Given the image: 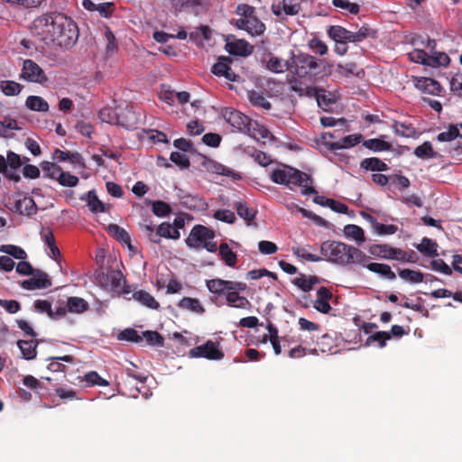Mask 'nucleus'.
Listing matches in <instances>:
<instances>
[{"label": "nucleus", "instance_id": "1", "mask_svg": "<svg viewBox=\"0 0 462 462\" xmlns=\"http://www.w3.org/2000/svg\"><path fill=\"white\" fill-rule=\"evenodd\" d=\"M30 29L33 36L47 45L70 48L79 38L77 24L60 13L43 14L35 18Z\"/></svg>", "mask_w": 462, "mask_h": 462}, {"label": "nucleus", "instance_id": "2", "mask_svg": "<svg viewBox=\"0 0 462 462\" xmlns=\"http://www.w3.org/2000/svg\"><path fill=\"white\" fill-rule=\"evenodd\" d=\"M320 253L324 260L340 266L366 264L363 251L343 242L325 241L320 245Z\"/></svg>", "mask_w": 462, "mask_h": 462}, {"label": "nucleus", "instance_id": "3", "mask_svg": "<svg viewBox=\"0 0 462 462\" xmlns=\"http://www.w3.org/2000/svg\"><path fill=\"white\" fill-rule=\"evenodd\" d=\"M206 285L212 294L225 296L227 306L231 308L246 310L251 306L250 301L240 295L247 289L245 282L216 278L207 281Z\"/></svg>", "mask_w": 462, "mask_h": 462}, {"label": "nucleus", "instance_id": "4", "mask_svg": "<svg viewBox=\"0 0 462 462\" xmlns=\"http://www.w3.org/2000/svg\"><path fill=\"white\" fill-rule=\"evenodd\" d=\"M271 180L276 184L284 185L293 190L294 187H300L303 195L316 194L312 187L313 180L305 172L291 166L282 164L269 172Z\"/></svg>", "mask_w": 462, "mask_h": 462}, {"label": "nucleus", "instance_id": "5", "mask_svg": "<svg viewBox=\"0 0 462 462\" xmlns=\"http://www.w3.org/2000/svg\"><path fill=\"white\" fill-rule=\"evenodd\" d=\"M323 65V75H330L332 65L318 60L315 57L307 53L294 54L291 52V71L297 79L311 82L319 74L317 69Z\"/></svg>", "mask_w": 462, "mask_h": 462}, {"label": "nucleus", "instance_id": "6", "mask_svg": "<svg viewBox=\"0 0 462 462\" xmlns=\"http://www.w3.org/2000/svg\"><path fill=\"white\" fill-rule=\"evenodd\" d=\"M98 116L104 123L121 125L127 128L134 127L138 121L135 112L128 106L120 108L119 113L112 107H104L99 111Z\"/></svg>", "mask_w": 462, "mask_h": 462}, {"label": "nucleus", "instance_id": "7", "mask_svg": "<svg viewBox=\"0 0 462 462\" xmlns=\"http://www.w3.org/2000/svg\"><path fill=\"white\" fill-rule=\"evenodd\" d=\"M97 283L113 295L127 294L131 291L125 286L123 273L117 270L101 271L97 275Z\"/></svg>", "mask_w": 462, "mask_h": 462}, {"label": "nucleus", "instance_id": "8", "mask_svg": "<svg viewBox=\"0 0 462 462\" xmlns=\"http://www.w3.org/2000/svg\"><path fill=\"white\" fill-rule=\"evenodd\" d=\"M215 233L213 230L201 226H195L189 236L186 239V244L189 247L193 248H205L210 253L217 251V244L213 242Z\"/></svg>", "mask_w": 462, "mask_h": 462}, {"label": "nucleus", "instance_id": "9", "mask_svg": "<svg viewBox=\"0 0 462 462\" xmlns=\"http://www.w3.org/2000/svg\"><path fill=\"white\" fill-rule=\"evenodd\" d=\"M291 88L300 96L315 97L319 106L322 107L324 110H327L330 105L336 102V96L334 94L322 88L303 86L302 83L297 79L291 82Z\"/></svg>", "mask_w": 462, "mask_h": 462}, {"label": "nucleus", "instance_id": "10", "mask_svg": "<svg viewBox=\"0 0 462 462\" xmlns=\"http://www.w3.org/2000/svg\"><path fill=\"white\" fill-rule=\"evenodd\" d=\"M140 228L154 244L161 243L162 237L177 240L180 236V231L173 229L172 226L166 222L162 223L157 228L152 224H140Z\"/></svg>", "mask_w": 462, "mask_h": 462}, {"label": "nucleus", "instance_id": "11", "mask_svg": "<svg viewBox=\"0 0 462 462\" xmlns=\"http://www.w3.org/2000/svg\"><path fill=\"white\" fill-rule=\"evenodd\" d=\"M409 58L412 62L420 63L432 68L448 66L450 61L449 57L445 52L435 51L433 54L430 55L420 49H415L411 51Z\"/></svg>", "mask_w": 462, "mask_h": 462}, {"label": "nucleus", "instance_id": "12", "mask_svg": "<svg viewBox=\"0 0 462 462\" xmlns=\"http://www.w3.org/2000/svg\"><path fill=\"white\" fill-rule=\"evenodd\" d=\"M328 34L334 42H359L368 37L369 29L363 26L357 31L352 32L342 26L333 25L328 29Z\"/></svg>", "mask_w": 462, "mask_h": 462}, {"label": "nucleus", "instance_id": "13", "mask_svg": "<svg viewBox=\"0 0 462 462\" xmlns=\"http://www.w3.org/2000/svg\"><path fill=\"white\" fill-rule=\"evenodd\" d=\"M20 78L28 82L43 84L48 79L43 69L33 60H24Z\"/></svg>", "mask_w": 462, "mask_h": 462}, {"label": "nucleus", "instance_id": "14", "mask_svg": "<svg viewBox=\"0 0 462 462\" xmlns=\"http://www.w3.org/2000/svg\"><path fill=\"white\" fill-rule=\"evenodd\" d=\"M189 356L194 358L203 357L209 360H220L224 357V353L219 348L218 343L208 340L205 344L190 349Z\"/></svg>", "mask_w": 462, "mask_h": 462}, {"label": "nucleus", "instance_id": "15", "mask_svg": "<svg viewBox=\"0 0 462 462\" xmlns=\"http://www.w3.org/2000/svg\"><path fill=\"white\" fill-rule=\"evenodd\" d=\"M88 309V303L79 297H69L67 300H62L56 307V313L60 318L68 313L81 314Z\"/></svg>", "mask_w": 462, "mask_h": 462}, {"label": "nucleus", "instance_id": "16", "mask_svg": "<svg viewBox=\"0 0 462 462\" xmlns=\"http://www.w3.org/2000/svg\"><path fill=\"white\" fill-rule=\"evenodd\" d=\"M224 119L235 129L245 131L248 129L250 119L243 113L234 108H225L222 111Z\"/></svg>", "mask_w": 462, "mask_h": 462}, {"label": "nucleus", "instance_id": "17", "mask_svg": "<svg viewBox=\"0 0 462 462\" xmlns=\"http://www.w3.org/2000/svg\"><path fill=\"white\" fill-rule=\"evenodd\" d=\"M236 26L238 29L245 30L251 36H258L264 32L265 25L254 15L248 19H237Z\"/></svg>", "mask_w": 462, "mask_h": 462}, {"label": "nucleus", "instance_id": "18", "mask_svg": "<svg viewBox=\"0 0 462 462\" xmlns=\"http://www.w3.org/2000/svg\"><path fill=\"white\" fill-rule=\"evenodd\" d=\"M13 209L21 215L32 217L37 213V206L30 197H17L14 200Z\"/></svg>", "mask_w": 462, "mask_h": 462}, {"label": "nucleus", "instance_id": "19", "mask_svg": "<svg viewBox=\"0 0 462 462\" xmlns=\"http://www.w3.org/2000/svg\"><path fill=\"white\" fill-rule=\"evenodd\" d=\"M51 285V280L45 273L37 272L32 276L22 282V287L25 290L46 289Z\"/></svg>", "mask_w": 462, "mask_h": 462}, {"label": "nucleus", "instance_id": "20", "mask_svg": "<svg viewBox=\"0 0 462 462\" xmlns=\"http://www.w3.org/2000/svg\"><path fill=\"white\" fill-rule=\"evenodd\" d=\"M177 196L180 203L189 209L199 211L206 209L208 206L203 199L198 196L185 193L183 190H179Z\"/></svg>", "mask_w": 462, "mask_h": 462}, {"label": "nucleus", "instance_id": "21", "mask_svg": "<svg viewBox=\"0 0 462 462\" xmlns=\"http://www.w3.org/2000/svg\"><path fill=\"white\" fill-rule=\"evenodd\" d=\"M414 84L420 92L433 96L439 95L442 89L440 84L431 78H415Z\"/></svg>", "mask_w": 462, "mask_h": 462}, {"label": "nucleus", "instance_id": "22", "mask_svg": "<svg viewBox=\"0 0 462 462\" xmlns=\"http://www.w3.org/2000/svg\"><path fill=\"white\" fill-rule=\"evenodd\" d=\"M226 50L232 55L236 56H249L254 47L245 40L235 39L226 43Z\"/></svg>", "mask_w": 462, "mask_h": 462}, {"label": "nucleus", "instance_id": "23", "mask_svg": "<svg viewBox=\"0 0 462 462\" xmlns=\"http://www.w3.org/2000/svg\"><path fill=\"white\" fill-rule=\"evenodd\" d=\"M204 166L209 172L223 175V176H228L234 180L240 179L239 173L235 172L233 170L229 169L228 167H226L216 161L207 160L204 163Z\"/></svg>", "mask_w": 462, "mask_h": 462}, {"label": "nucleus", "instance_id": "24", "mask_svg": "<svg viewBox=\"0 0 462 462\" xmlns=\"http://www.w3.org/2000/svg\"><path fill=\"white\" fill-rule=\"evenodd\" d=\"M310 245H294L291 247L292 254L299 259L307 262L317 263L323 260L321 256L311 252Z\"/></svg>", "mask_w": 462, "mask_h": 462}, {"label": "nucleus", "instance_id": "25", "mask_svg": "<svg viewBox=\"0 0 462 462\" xmlns=\"http://www.w3.org/2000/svg\"><path fill=\"white\" fill-rule=\"evenodd\" d=\"M177 306L183 310L189 311L199 316H201L205 313V308L196 298L184 297L179 301Z\"/></svg>", "mask_w": 462, "mask_h": 462}, {"label": "nucleus", "instance_id": "26", "mask_svg": "<svg viewBox=\"0 0 462 462\" xmlns=\"http://www.w3.org/2000/svg\"><path fill=\"white\" fill-rule=\"evenodd\" d=\"M362 267L367 268L369 271L378 273L383 278L388 280H394L396 278L395 273L392 271L391 267L385 263H369V256L366 255V264L361 265Z\"/></svg>", "mask_w": 462, "mask_h": 462}, {"label": "nucleus", "instance_id": "27", "mask_svg": "<svg viewBox=\"0 0 462 462\" xmlns=\"http://www.w3.org/2000/svg\"><path fill=\"white\" fill-rule=\"evenodd\" d=\"M362 138L363 136L360 134H350L338 142H332V143L328 144V148L330 150L349 149L358 144Z\"/></svg>", "mask_w": 462, "mask_h": 462}, {"label": "nucleus", "instance_id": "28", "mask_svg": "<svg viewBox=\"0 0 462 462\" xmlns=\"http://www.w3.org/2000/svg\"><path fill=\"white\" fill-rule=\"evenodd\" d=\"M343 232L346 238L356 242L358 245H361L365 241V232L359 226L353 224L346 225L345 226Z\"/></svg>", "mask_w": 462, "mask_h": 462}, {"label": "nucleus", "instance_id": "29", "mask_svg": "<svg viewBox=\"0 0 462 462\" xmlns=\"http://www.w3.org/2000/svg\"><path fill=\"white\" fill-rule=\"evenodd\" d=\"M267 69L274 73H282L291 70V58L283 60L278 57H270L266 63Z\"/></svg>", "mask_w": 462, "mask_h": 462}, {"label": "nucleus", "instance_id": "30", "mask_svg": "<svg viewBox=\"0 0 462 462\" xmlns=\"http://www.w3.org/2000/svg\"><path fill=\"white\" fill-rule=\"evenodd\" d=\"M133 298L137 300L142 305L152 309L158 310L160 308L159 302L154 299V297L145 291H138L133 294Z\"/></svg>", "mask_w": 462, "mask_h": 462}, {"label": "nucleus", "instance_id": "31", "mask_svg": "<svg viewBox=\"0 0 462 462\" xmlns=\"http://www.w3.org/2000/svg\"><path fill=\"white\" fill-rule=\"evenodd\" d=\"M82 200H87L88 206L91 212H105V204L100 201L95 192V190H89L87 194L80 198Z\"/></svg>", "mask_w": 462, "mask_h": 462}, {"label": "nucleus", "instance_id": "32", "mask_svg": "<svg viewBox=\"0 0 462 462\" xmlns=\"http://www.w3.org/2000/svg\"><path fill=\"white\" fill-rule=\"evenodd\" d=\"M25 106L36 112H47L49 110L48 102L40 96H29L25 100Z\"/></svg>", "mask_w": 462, "mask_h": 462}, {"label": "nucleus", "instance_id": "33", "mask_svg": "<svg viewBox=\"0 0 462 462\" xmlns=\"http://www.w3.org/2000/svg\"><path fill=\"white\" fill-rule=\"evenodd\" d=\"M17 345L24 359L31 360L36 356L37 343L33 340H19Z\"/></svg>", "mask_w": 462, "mask_h": 462}, {"label": "nucleus", "instance_id": "34", "mask_svg": "<svg viewBox=\"0 0 462 462\" xmlns=\"http://www.w3.org/2000/svg\"><path fill=\"white\" fill-rule=\"evenodd\" d=\"M18 123L15 119L5 117L0 121V136L4 138H10L13 136L12 131L20 130Z\"/></svg>", "mask_w": 462, "mask_h": 462}, {"label": "nucleus", "instance_id": "35", "mask_svg": "<svg viewBox=\"0 0 462 462\" xmlns=\"http://www.w3.org/2000/svg\"><path fill=\"white\" fill-rule=\"evenodd\" d=\"M361 168L372 171H387L388 166L379 158L372 157L363 160L361 162Z\"/></svg>", "mask_w": 462, "mask_h": 462}, {"label": "nucleus", "instance_id": "36", "mask_svg": "<svg viewBox=\"0 0 462 462\" xmlns=\"http://www.w3.org/2000/svg\"><path fill=\"white\" fill-rule=\"evenodd\" d=\"M34 310L38 313H46L49 318L56 319H60V315L56 313V309L53 310L51 302L45 300H36L33 304Z\"/></svg>", "mask_w": 462, "mask_h": 462}, {"label": "nucleus", "instance_id": "37", "mask_svg": "<svg viewBox=\"0 0 462 462\" xmlns=\"http://www.w3.org/2000/svg\"><path fill=\"white\" fill-rule=\"evenodd\" d=\"M398 274L403 281L411 284L422 282L424 278L421 272L410 269H402Z\"/></svg>", "mask_w": 462, "mask_h": 462}, {"label": "nucleus", "instance_id": "38", "mask_svg": "<svg viewBox=\"0 0 462 462\" xmlns=\"http://www.w3.org/2000/svg\"><path fill=\"white\" fill-rule=\"evenodd\" d=\"M369 252L371 254L380 258L397 257L394 254L396 251L386 245H374L370 247Z\"/></svg>", "mask_w": 462, "mask_h": 462}, {"label": "nucleus", "instance_id": "39", "mask_svg": "<svg viewBox=\"0 0 462 462\" xmlns=\"http://www.w3.org/2000/svg\"><path fill=\"white\" fill-rule=\"evenodd\" d=\"M0 89L5 96L14 97L21 93L23 86L13 80H2Z\"/></svg>", "mask_w": 462, "mask_h": 462}, {"label": "nucleus", "instance_id": "40", "mask_svg": "<svg viewBox=\"0 0 462 462\" xmlns=\"http://www.w3.org/2000/svg\"><path fill=\"white\" fill-rule=\"evenodd\" d=\"M416 248L419 252L428 256L433 257L438 255V245L430 238L424 237Z\"/></svg>", "mask_w": 462, "mask_h": 462}, {"label": "nucleus", "instance_id": "41", "mask_svg": "<svg viewBox=\"0 0 462 462\" xmlns=\"http://www.w3.org/2000/svg\"><path fill=\"white\" fill-rule=\"evenodd\" d=\"M219 254L227 266L233 267L236 263L237 256L227 244L223 243L219 245Z\"/></svg>", "mask_w": 462, "mask_h": 462}, {"label": "nucleus", "instance_id": "42", "mask_svg": "<svg viewBox=\"0 0 462 462\" xmlns=\"http://www.w3.org/2000/svg\"><path fill=\"white\" fill-rule=\"evenodd\" d=\"M363 145L374 152H383L391 150V144L382 139L373 138L364 141Z\"/></svg>", "mask_w": 462, "mask_h": 462}, {"label": "nucleus", "instance_id": "43", "mask_svg": "<svg viewBox=\"0 0 462 462\" xmlns=\"http://www.w3.org/2000/svg\"><path fill=\"white\" fill-rule=\"evenodd\" d=\"M391 339V335L385 331L375 332L369 336L365 343V346H369L374 343H377L379 347L383 348L386 346V341Z\"/></svg>", "mask_w": 462, "mask_h": 462}, {"label": "nucleus", "instance_id": "44", "mask_svg": "<svg viewBox=\"0 0 462 462\" xmlns=\"http://www.w3.org/2000/svg\"><path fill=\"white\" fill-rule=\"evenodd\" d=\"M236 209L238 216L246 220L248 225L251 224L256 214V211L254 208H249L245 202H237L236 204Z\"/></svg>", "mask_w": 462, "mask_h": 462}, {"label": "nucleus", "instance_id": "45", "mask_svg": "<svg viewBox=\"0 0 462 462\" xmlns=\"http://www.w3.org/2000/svg\"><path fill=\"white\" fill-rule=\"evenodd\" d=\"M107 230L108 233L118 241L127 244L130 246V236L124 228L116 224H111L108 226Z\"/></svg>", "mask_w": 462, "mask_h": 462}, {"label": "nucleus", "instance_id": "46", "mask_svg": "<svg viewBox=\"0 0 462 462\" xmlns=\"http://www.w3.org/2000/svg\"><path fill=\"white\" fill-rule=\"evenodd\" d=\"M393 129L397 135L402 137H412L415 134V129L410 124L394 122Z\"/></svg>", "mask_w": 462, "mask_h": 462}, {"label": "nucleus", "instance_id": "47", "mask_svg": "<svg viewBox=\"0 0 462 462\" xmlns=\"http://www.w3.org/2000/svg\"><path fill=\"white\" fill-rule=\"evenodd\" d=\"M0 252L7 254L8 255H11L14 258L19 260H23L27 256L25 251L23 248L13 245H3L0 247Z\"/></svg>", "mask_w": 462, "mask_h": 462}, {"label": "nucleus", "instance_id": "48", "mask_svg": "<svg viewBox=\"0 0 462 462\" xmlns=\"http://www.w3.org/2000/svg\"><path fill=\"white\" fill-rule=\"evenodd\" d=\"M414 154L420 159H430L436 156L430 142H424L421 145L416 147Z\"/></svg>", "mask_w": 462, "mask_h": 462}, {"label": "nucleus", "instance_id": "49", "mask_svg": "<svg viewBox=\"0 0 462 462\" xmlns=\"http://www.w3.org/2000/svg\"><path fill=\"white\" fill-rule=\"evenodd\" d=\"M53 158L60 162L69 161L72 163H78L80 161V155L77 152H67L60 149L54 151Z\"/></svg>", "mask_w": 462, "mask_h": 462}, {"label": "nucleus", "instance_id": "50", "mask_svg": "<svg viewBox=\"0 0 462 462\" xmlns=\"http://www.w3.org/2000/svg\"><path fill=\"white\" fill-rule=\"evenodd\" d=\"M332 4L337 8L346 10L352 14H356L359 12V5L348 0H332Z\"/></svg>", "mask_w": 462, "mask_h": 462}, {"label": "nucleus", "instance_id": "51", "mask_svg": "<svg viewBox=\"0 0 462 462\" xmlns=\"http://www.w3.org/2000/svg\"><path fill=\"white\" fill-rule=\"evenodd\" d=\"M84 381L86 382L88 386L91 385H100L106 386L108 385V382L100 377L97 372H89L84 376Z\"/></svg>", "mask_w": 462, "mask_h": 462}, {"label": "nucleus", "instance_id": "52", "mask_svg": "<svg viewBox=\"0 0 462 462\" xmlns=\"http://www.w3.org/2000/svg\"><path fill=\"white\" fill-rule=\"evenodd\" d=\"M152 210L154 215L160 217L168 216L171 211L170 205L161 200H157L152 203Z\"/></svg>", "mask_w": 462, "mask_h": 462}, {"label": "nucleus", "instance_id": "53", "mask_svg": "<svg viewBox=\"0 0 462 462\" xmlns=\"http://www.w3.org/2000/svg\"><path fill=\"white\" fill-rule=\"evenodd\" d=\"M142 337L152 346H162L163 345V337L156 331H144Z\"/></svg>", "mask_w": 462, "mask_h": 462}, {"label": "nucleus", "instance_id": "54", "mask_svg": "<svg viewBox=\"0 0 462 462\" xmlns=\"http://www.w3.org/2000/svg\"><path fill=\"white\" fill-rule=\"evenodd\" d=\"M248 98L254 106H261L265 109L271 108V104L265 99V97L255 91L249 92Z\"/></svg>", "mask_w": 462, "mask_h": 462}, {"label": "nucleus", "instance_id": "55", "mask_svg": "<svg viewBox=\"0 0 462 462\" xmlns=\"http://www.w3.org/2000/svg\"><path fill=\"white\" fill-rule=\"evenodd\" d=\"M118 339L139 343L143 341V337L139 335L135 329L126 328L120 332L118 335Z\"/></svg>", "mask_w": 462, "mask_h": 462}, {"label": "nucleus", "instance_id": "56", "mask_svg": "<svg viewBox=\"0 0 462 462\" xmlns=\"http://www.w3.org/2000/svg\"><path fill=\"white\" fill-rule=\"evenodd\" d=\"M458 137V132L455 125H451L444 132L438 134L437 139L439 142H450Z\"/></svg>", "mask_w": 462, "mask_h": 462}, {"label": "nucleus", "instance_id": "57", "mask_svg": "<svg viewBox=\"0 0 462 462\" xmlns=\"http://www.w3.org/2000/svg\"><path fill=\"white\" fill-rule=\"evenodd\" d=\"M214 217L217 220L232 224L236 220L235 213L229 209H218L214 213Z\"/></svg>", "mask_w": 462, "mask_h": 462}, {"label": "nucleus", "instance_id": "58", "mask_svg": "<svg viewBox=\"0 0 462 462\" xmlns=\"http://www.w3.org/2000/svg\"><path fill=\"white\" fill-rule=\"evenodd\" d=\"M57 180L62 186L74 187L78 184L79 178L75 175L69 173V172H64L63 171H61Z\"/></svg>", "mask_w": 462, "mask_h": 462}, {"label": "nucleus", "instance_id": "59", "mask_svg": "<svg viewBox=\"0 0 462 462\" xmlns=\"http://www.w3.org/2000/svg\"><path fill=\"white\" fill-rule=\"evenodd\" d=\"M309 48L317 54L325 55L328 52V47L320 39L313 38L309 43Z\"/></svg>", "mask_w": 462, "mask_h": 462}, {"label": "nucleus", "instance_id": "60", "mask_svg": "<svg viewBox=\"0 0 462 462\" xmlns=\"http://www.w3.org/2000/svg\"><path fill=\"white\" fill-rule=\"evenodd\" d=\"M42 171L49 177L58 180L62 170L52 162H45L42 163Z\"/></svg>", "mask_w": 462, "mask_h": 462}, {"label": "nucleus", "instance_id": "61", "mask_svg": "<svg viewBox=\"0 0 462 462\" xmlns=\"http://www.w3.org/2000/svg\"><path fill=\"white\" fill-rule=\"evenodd\" d=\"M374 231L378 236H390L395 234L398 231V226L395 225H384L378 223Z\"/></svg>", "mask_w": 462, "mask_h": 462}, {"label": "nucleus", "instance_id": "62", "mask_svg": "<svg viewBox=\"0 0 462 462\" xmlns=\"http://www.w3.org/2000/svg\"><path fill=\"white\" fill-rule=\"evenodd\" d=\"M236 14L240 16L238 19H248L254 16V8L251 5L241 4L238 5L236 11Z\"/></svg>", "mask_w": 462, "mask_h": 462}, {"label": "nucleus", "instance_id": "63", "mask_svg": "<svg viewBox=\"0 0 462 462\" xmlns=\"http://www.w3.org/2000/svg\"><path fill=\"white\" fill-rule=\"evenodd\" d=\"M0 307L4 308L10 314H14L21 310L20 303L14 300L0 299Z\"/></svg>", "mask_w": 462, "mask_h": 462}, {"label": "nucleus", "instance_id": "64", "mask_svg": "<svg viewBox=\"0 0 462 462\" xmlns=\"http://www.w3.org/2000/svg\"><path fill=\"white\" fill-rule=\"evenodd\" d=\"M317 282L316 277H300L296 279L295 284L304 291H309L312 289L313 285Z\"/></svg>", "mask_w": 462, "mask_h": 462}]
</instances>
